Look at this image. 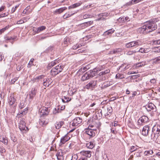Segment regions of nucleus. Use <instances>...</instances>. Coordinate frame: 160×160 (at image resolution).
<instances>
[{"label": "nucleus", "mask_w": 160, "mask_h": 160, "mask_svg": "<svg viewBox=\"0 0 160 160\" xmlns=\"http://www.w3.org/2000/svg\"><path fill=\"white\" fill-rule=\"evenodd\" d=\"M159 21L158 18H154L149 20L139 30L143 34H146L156 30L157 28L156 23Z\"/></svg>", "instance_id": "1"}, {"label": "nucleus", "mask_w": 160, "mask_h": 160, "mask_svg": "<svg viewBox=\"0 0 160 160\" xmlns=\"http://www.w3.org/2000/svg\"><path fill=\"white\" fill-rule=\"evenodd\" d=\"M99 68L94 69L92 71L90 70L84 73L82 77V80L84 81L93 77L95 76V72L101 70L100 69L99 70Z\"/></svg>", "instance_id": "2"}, {"label": "nucleus", "mask_w": 160, "mask_h": 160, "mask_svg": "<svg viewBox=\"0 0 160 160\" xmlns=\"http://www.w3.org/2000/svg\"><path fill=\"white\" fill-rule=\"evenodd\" d=\"M152 133L151 135V139L155 141L159 136L160 132V126L158 125H154L152 128Z\"/></svg>", "instance_id": "3"}, {"label": "nucleus", "mask_w": 160, "mask_h": 160, "mask_svg": "<svg viewBox=\"0 0 160 160\" xmlns=\"http://www.w3.org/2000/svg\"><path fill=\"white\" fill-rule=\"evenodd\" d=\"M142 41L139 40L134 41L130 42L125 44V47L126 48H132L133 49L136 48L138 46L142 45Z\"/></svg>", "instance_id": "4"}, {"label": "nucleus", "mask_w": 160, "mask_h": 160, "mask_svg": "<svg viewBox=\"0 0 160 160\" xmlns=\"http://www.w3.org/2000/svg\"><path fill=\"white\" fill-rule=\"evenodd\" d=\"M63 68V67L60 64L53 68L51 71V73L52 76H54L58 74L62 71Z\"/></svg>", "instance_id": "5"}, {"label": "nucleus", "mask_w": 160, "mask_h": 160, "mask_svg": "<svg viewBox=\"0 0 160 160\" xmlns=\"http://www.w3.org/2000/svg\"><path fill=\"white\" fill-rule=\"evenodd\" d=\"M19 126L20 131L23 132H25L27 131L28 130V128L26 126V123L24 118H22L21 119Z\"/></svg>", "instance_id": "6"}, {"label": "nucleus", "mask_w": 160, "mask_h": 160, "mask_svg": "<svg viewBox=\"0 0 160 160\" xmlns=\"http://www.w3.org/2000/svg\"><path fill=\"white\" fill-rule=\"evenodd\" d=\"M17 38V36H9L5 35L4 37V41L6 42H10L12 44Z\"/></svg>", "instance_id": "7"}, {"label": "nucleus", "mask_w": 160, "mask_h": 160, "mask_svg": "<svg viewBox=\"0 0 160 160\" xmlns=\"http://www.w3.org/2000/svg\"><path fill=\"white\" fill-rule=\"evenodd\" d=\"M146 108L148 112L150 111L156 112L157 110L156 107L152 103H149Z\"/></svg>", "instance_id": "8"}, {"label": "nucleus", "mask_w": 160, "mask_h": 160, "mask_svg": "<svg viewBox=\"0 0 160 160\" xmlns=\"http://www.w3.org/2000/svg\"><path fill=\"white\" fill-rule=\"evenodd\" d=\"M82 119L80 117H76L72 121V125L73 126H77L80 124L82 122Z\"/></svg>", "instance_id": "9"}, {"label": "nucleus", "mask_w": 160, "mask_h": 160, "mask_svg": "<svg viewBox=\"0 0 160 160\" xmlns=\"http://www.w3.org/2000/svg\"><path fill=\"white\" fill-rule=\"evenodd\" d=\"M15 101L16 99L14 98V94H10L8 100V102L9 105L10 106H12L15 103Z\"/></svg>", "instance_id": "10"}, {"label": "nucleus", "mask_w": 160, "mask_h": 160, "mask_svg": "<svg viewBox=\"0 0 160 160\" xmlns=\"http://www.w3.org/2000/svg\"><path fill=\"white\" fill-rule=\"evenodd\" d=\"M91 152L90 151H82L80 152L81 155L85 157V158H89L91 156Z\"/></svg>", "instance_id": "11"}, {"label": "nucleus", "mask_w": 160, "mask_h": 160, "mask_svg": "<svg viewBox=\"0 0 160 160\" xmlns=\"http://www.w3.org/2000/svg\"><path fill=\"white\" fill-rule=\"evenodd\" d=\"M97 81H92L90 82L88 84L85 86V88L87 89H89L94 88L96 85Z\"/></svg>", "instance_id": "12"}, {"label": "nucleus", "mask_w": 160, "mask_h": 160, "mask_svg": "<svg viewBox=\"0 0 160 160\" xmlns=\"http://www.w3.org/2000/svg\"><path fill=\"white\" fill-rule=\"evenodd\" d=\"M69 139L70 138L67 135H65L61 139L60 142L59 143V145L60 146H62V145L64 144L66 142L68 141Z\"/></svg>", "instance_id": "13"}, {"label": "nucleus", "mask_w": 160, "mask_h": 160, "mask_svg": "<svg viewBox=\"0 0 160 160\" xmlns=\"http://www.w3.org/2000/svg\"><path fill=\"white\" fill-rule=\"evenodd\" d=\"M49 112L48 108L43 107L41 110L40 114L42 116H47L49 114Z\"/></svg>", "instance_id": "14"}, {"label": "nucleus", "mask_w": 160, "mask_h": 160, "mask_svg": "<svg viewBox=\"0 0 160 160\" xmlns=\"http://www.w3.org/2000/svg\"><path fill=\"white\" fill-rule=\"evenodd\" d=\"M46 29V27L44 26H42L39 27L38 28L33 27L32 31L36 33H38L39 32L44 30Z\"/></svg>", "instance_id": "15"}, {"label": "nucleus", "mask_w": 160, "mask_h": 160, "mask_svg": "<svg viewBox=\"0 0 160 160\" xmlns=\"http://www.w3.org/2000/svg\"><path fill=\"white\" fill-rule=\"evenodd\" d=\"M149 129V127L148 125L144 126L142 130V134L144 136H147L148 135Z\"/></svg>", "instance_id": "16"}, {"label": "nucleus", "mask_w": 160, "mask_h": 160, "mask_svg": "<svg viewBox=\"0 0 160 160\" xmlns=\"http://www.w3.org/2000/svg\"><path fill=\"white\" fill-rule=\"evenodd\" d=\"M28 108H25L22 112H19L17 115V117L18 118H20L22 116L25 115L28 112Z\"/></svg>", "instance_id": "17"}, {"label": "nucleus", "mask_w": 160, "mask_h": 160, "mask_svg": "<svg viewBox=\"0 0 160 160\" xmlns=\"http://www.w3.org/2000/svg\"><path fill=\"white\" fill-rule=\"evenodd\" d=\"M56 156L58 160H63V153L61 151H58L56 154Z\"/></svg>", "instance_id": "18"}, {"label": "nucleus", "mask_w": 160, "mask_h": 160, "mask_svg": "<svg viewBox=\"0 0 160 160\" xmlns=\"http://www.w3.org/2000/svg\"><path fill=\"white\" fill-rule=\"evenodd\" d=\"M94 129L91 128L88 129L85 132L90 137H93L95 136Z\"/></svg>", "instance_id": "19"}, {"label": "nucleus", "mask_w": 160, "mask_h": 160, "mask_svg": "<svg viewBox=\"0 0 160 160\" xmlns=\"http://www.w3.org/2000/svg\"><path fill=\"white\" fill-rule=\"evenodd\" d=\"M37 89L35 88H32L31 92H29V98L32 99L35 96L36 94Z\"/></svg>", "instance_id": "20"}, {"label": "nucleus", "mask_w": 160, "mask_h": 160, "mask_svg": "<svg viewBox=\"0 0 160 160\" xmlns=\"http://www.w3.org/2000/svg\"><path fill=\"white\" fill-rule=\"evenodd\" d=\"M148 118L147 116H143L138 120V122L140 123V121L142 123H145L148 121Z\"/></svg>", "instance_id": "21"}, {"label": "nucleus", "mask_w": 160, "mask_h": 160, "mask_svg": "<svg viewBox=\"0 0 160 160\" xmlns=\"http://www.w3.org/2000/svg\"><path fill=\"white\" fill-rule=\"evenodd\" d=\"M44 76L41 75L38 77H37L35 78H34L31 80L33 83L35 82H38L40 80H41L43 77Z\"/></svg>", "instance_id": "22"}, {"label": "nucleus", "mask_w": 160, "mask_h": 160, "mask_svg": "<svg viewBox=\"0 0 160 160\" xmlns=\"http://www.w3.org/2000/svg\"><path fill=\"white\" fill-rule=\"evenodd\" d=\"M67 8L65 7L60 8L58 9H56L54 12L55 14H60L62 12L64 11L67 9Z\"/></svg>", "instance_id": "23"}, {"label": "nucleus", "mask_w": 160, "mask_h": 160, "mask_svg": "<svg viewBox=\"0 0 160 160\" xmlns=\"http://www.w3.org/2000/svg\"><path fill=\"white\" fill-rule=\"evenodd\" d=\"M150 51L149 48H140L138 52H140L142 53H147L149 52Z\"/></svg>", "instance_id": "24"}, {"label": "nucleus", "mask_w": 160, "mask_h": 160, "mask_svg": "<svg viewBox=\"0 0 160 160\" xmlns=\"http://www.w3.org/2000/svg\"><path fill=\"white\" fill-rule=\"evenodd\" d=\"M63 124L64 122L63 121L57 122L55 124V128L57 129H59L63 125Z\"/></svg>", "instance_id": "25"}, {"label": "nucleus", "mask_w": 160, "mask_h": 160, "mask_svg": "<svg viewBox=\"0 0 160 160\" xmlns=\"http://www.w3.org/2000/svg\"><path fill=\"white\" fill-rule=\"evenodd\" d=\"M146 64H147V62L146 61H142L141 62L136 63L135 66L137 68H139Z\"/></svg>", "instance_id": "26"}, {"label": "nucleus", "mask_w": 160, "mask_h": 160, "mask_svg": "<svg viewBox=\"0 0 160 160\" xmlns=\"http://www.w3.org/2000/svg\"><path fill=\"white\" fill-rule=\"evenodd\" d=\"M142 0H132L127 2L126 3V5L128 6H130Z\"/></svg>", "instance_id": "27"}, {"label": "nucleus", "mask_w": 160, "mask_h": 160, "mask_svg": "<svg viewBox=\"0 0 160 160\" xmlns=\"http://www.w3.org/2000/svg\"><path fill=\"white\" fill-rule=\"evenodd\" d=\"M39 124L42 126H46L48 123L47 121H46L44 119H40L39 122Z\"/></svg>", "instance_id": "28"}, {"label": "nucleus", "mask_w": 160, "mask_h": 160, "mask_svg": "<svg viewBox=\"0 0 160 160\" xmlns=\"http://www.w3.org/2000/svg\"><path fill=\"white\" fill-rule=\"evenodd\" d=\"M153 64H157L160 63V56L152 60Z\"/></svg>", "instance_id": "29"}, {"label": "nucleus", "mask_w": 160, "mask_h": 160, "mask_svg": "<svg viewBox=\"0 0 160 160\" xmlns=\"http://www.w3.org/2000/svg\"><path fill=\"white\" fill-rule=\"evenodd\" d=\"M114 31V30L112 29L108 30L104 32L103 34V35L105 36H106L107 35H110L111 34L113 33Z\"/></svg>", "instance_id": "30"}, {"label": "nucleus", "mask_w": 160, "mask_h": 160, "mask_svg": "<svg viewBox=\"0 0 160 160\" xmlns=\"http://www.w3.org/2000/svg\"><path fill=\"white\" fill-rule=\"evenodd\" d=\"M86 147L88 148L92 149L94 147V145L93 142H90L86 144Z\"/></svg>", "instance_id": "31"}, {"label": "nucleus", "mask_w": 160, "mask_h": 160, "mask_svg": "<svg viewBox=\"0 0 160 160\" xmlns=\"http://www.w3.org/2000/svg\"><path fill=\"white\" fill-rule=\"evenodd\" d=\"M0 141L2 142L5 145H7L8 144V141L6 138L2 136L0 138Z\"/></svg>", "instance_id": "32"}, {"label": "nucleus", "mask_w": 160, "mask_h": 160, "mask_svg": "<svg viewBox=\"0 0 160 160\" xmlns=\"http://www.w3.org/2000/svg\"><path fill=\"white\" fill-rule=\"evenodd\" d=\"M76 13V12L75 11L73 13H72V12H71V13H66L63 16V17L64 19L67 18L71 17Z\"/></svg>", "instance_id": "33"}, {"label": "nucleus", "mask_w": 160, "mask_h": 160, "mask_svg": "<svg viewBox=\"0 0 160 160\" xmlns=\"http://www.w3.org/2000/svg\"><path fill=\"white\" fill-rule=\"evenodd\" d=\"M81 4V3L78 2L76 3H75L73 4L72 5L68 7V9H70L74 8H76L80 6Z\"/></svg>", "instance_id": "34"}, {"label": "nucleus", "mask_w": 160, "mask_h": 160, "mask_svg": "<svg viewBox=\"0 0 160 160\" xmlns=\"http://www.w3.org/2000/svg\"><path fill=\"white\" fill-rule=\"evenodd\" d=\"M93 23V22L92 21H90L82 24L81 25V26L82 27H84V28L85 27H87L88 26H89L90 25L92 24Z\"/></svg>", "instance_id": "35"}, {"label": "nucleus", "mask_w": 160, "mask_h": 160, "mask_svg": "<svg viewBox=\"0 0 160 160\" xmlns=\"http://www.w3.org/2000/svg\"><path fill=\"white\" fill-rule=\"evenodd\" d=\"M110 72V70L109 69H107L103 71H102L100 72L99 75L100 76H103V75H104L106 74L109 73Z\"/></svg>", "instance_id": "36"}, {"label": "nucleus", "mask_w": 160, "mask_h": 160, "mask_svg": "<svg viewBox=\"0 0 160 160\" xmlns=\"http://www.w3.org/2000/svg\"><path fill=\"white\" fill-rule=\"evenodd\" d=\"M62 100L63 102H66L70 101L71 98L67 96H64L62 97Z\"/></svg>", "instance_id": "37"}, {"label": "nucleus", "mask_w": 160, "mask_h": 160, "mask_svg": "<svg viewBox=\"0 0 160 160\" xmlns=\"http://www.w3.org/2000/svg\"><path fill=\"white\" fill-rule=\"evenodd\" d=\"M57 61L56 60L51 62L48 64V68L49 69L50 68H51V67L53 66L54 65L57 64Z\"/></svg>", "instance_id": "38"}, {"label": "nucleus", "mask_w": 160, "mask_h": 160, "mask_svg": "<svg viewBox=\"0 0 160 160\" xmlns=\"http://www.w3.org/2000/svg\"><path fill=\"white\" fill-rule=\"evenodd\" d=\"M51 82L49 80V79H47L46 80L43 82V85L46 87H48L50 84Z\"/></svg>", "instance_id": "39"}, {"label": "nucleus", "mask_w": 160, "mask_h": 160, "mask_svg": "<svg viewBox=\"0 0 160 160\" xmlns=\"http://www.w3.org/2000/svg\"><path fill=\"white\" fill-rule=\"evenodd\" d=\"M142 152V151L141 150H138L135 152L134 155L136 157H140Z\"/></svg>", "instance_id": "40"}, {"label": "nucleus", "mask_w": 160, "mask_h": 160, "mask_svg": "<svg viewBox=\"0 0 160 160\" xmlns=\"http://www.w3.org/2000/svg\"><path fill=\"white\" fill-rule=\"evenodd\" d=\"M25 102L24 101H22L20 102L18 105L19 108L22 109L25 106Z\"/></svg>", "instance_id": "41"}, {"label": "nucleus", "mask_w": 160, "mask_h": 160, "mask_svg": "<svg viewBox=\"0 0 160 160\" xmlns=\"http://www.w3.org/2000/svg\"><path fill=\"white\" fill-rule=\"evenodd\" d=\"M153 51L152 52V54L153 53H159L160 52V47H155L153 48Z\"/></svg>", "instance_id": "42"}, {"label": "nucleus", "mask_w": 160, "mask_h": 160, "mask_svg": "<svg viewBox=\"0 0 160 160\" xmlns=\"http://www.w3.org/2000/svg\"><path fill=\"white\" fill-rule=\"evenodd\" d=\"M60 112V110L59 107L54 108L53 111V113L54 114H57Z\"/></svg>", "instance_id": "43"}, {"label": "nucleus", "mask_w": 160, "mask_h": 160, "mask_svg": "<svg viewBox=\"0 0 160 160\" xmlns=\"http://www.w3.org/2000/svg\"><path fill=\"white\" fill-rule=\"evenodd\" d=\"M138 147L134 146H132L131 147L130 149V151L131 152H133L134 151H137L138 150Z\"/></svg>", "instance_id": "44"}, {"label": "nucleus", "mask_w": 160, "mask_h": 160, "mask_svg": "<svg viewBox=\"0 0 160 160\" xmlns=\"http://www.w3.org/2000/svg\"><path fill=\"white\" fill-rule=\"evenodd\" d=\"M153 152L152 150H150L149 151H145L144 152V155L145 156H149L153 154Z\"/></svg>", "instance_id": "45"}, {"label": "nucleus", "mask_w": 160, "mask_h": 160, "mask_svg": "<svg viewBox=\"0 0 160 160\" xmlns=\"http://www.w3.org/2000/svg\"><path fill=\"white\" fill-rule=\"evenodd\" d=\"M137 52L135 51H129L127 52L126 54L127 55H132Z\"/></svg>", "instance_id": "46"}, {"label": "nucleus", "mask_w": 160, "mask_h": 160, "mask_svg": "<svg viewBox=\"0 0 160 160\" xmlns=\"http://www.w3.org/2000/svg\"><path fill=\"white\" fill-rule=\"evenodd\" d=\"M124 78V76L123 75L120 73H118L116 76V79L120 78L122 79Z\"/></svg>", "instance_id": "47"}, {"label": "nucleus", "mask_w": 160, "mask_h": 160, "mask_svg": "<svg viewBox=\"0 0 160 160\" xmlns=\"http://www.w3.org/2000/svg\"><path fill=\"white\" fill-rule=\"evenodd\" d=\"M9 28V26H7L5 28L0 30V34L6 30L8 29Z\"/></svg>", "instance_id": "48"}, {"label": "nucleus", "mask_w": 160, "mask_h": 160, "mask_svg": "<svg viewBox=\"0 0 160 160\" xmlns=\"http://www.w3.org/2000/svg\"><path fill=\"white\" fill-rule=\"evenodd\" d=\"M82 46V45H81L80 44H76L74 45L73 46V49H76L78 48H79L81 47Z\"/></svg>", "instance_id": "49"}, {"label": "nucleus", "mask_w": 160, "mask_h": 160, "mask_svg": "<svg viewBox=\"0 0 160 160\" xmlns=\"http://www.w3.org/2000/svg\"><path fill=\"white\" fill-rule=\"evenodd\" d=\"M122 49L121 48H117L114 50L113 52L114 53H116L117 52H122Z\"/></svg>", "instance_id": "50"}, {"label": "nucleus", "mask_w": 160, "mask_h": 160, "mask_svg": "<svg viewBox=\"0 0 160 160\" xmlns=\"http://www.w3.org/2000/svg\"><path fill=\"white\" fill-rule=\"evenodd\" d=\"M78 158V156L77 154H74L72 156L71 160H77Z\"/></svg>", "instance_id": "51"}, {"label": "nucleus", "mask_w": 160, "mask_h": 160, "mask_svg": "<svg viewBox=\"0 0 160 160\" xmlns=\"http://www.w3.org/2000/svg\"><path fill=\"white\" fill-rule=\"evenodd\" d=\"M8 12L0 14V18L7 16L8 15Z\"/></svg>", "instance_id": "52"}, {"label": "nucleus", "mask_w": 160, "mask_h": 160, "mask_svg": "<svg viewBox=\"0 0 160 160\" xmlns=\"http://www.w3.org/2000/svg\"><path fill=\"white\" fill-rule=\"evenodd\" d=\"M6 150L3 147H0V152L1 153H3L4 152H5Z\"/></svg>", "instance_id": "53"}, {"label": "nucleus", "mask_w": 160, "mask_h": 160, "mask_svg": "<svg viewBox=\"0 0 160 160\" xmlns=\"http://www.w3.org/2000/svg\"><path fill=\"white\" fill-rule=\"evenodd\" d=\"M19 5H17L14 7H13L12 9L11 12L12 13H13L16 10L17 8L19 7Z\"/></svg>", "instance_id": "54"}, {"label": "nucleus", "mask_w": 160, "mask_h": 160, "mask_svg": "<svg viewBox=\"0 0 160 160\" xmlns=\"http://www.w3.org/2000/svg\"><path fill=\"white\" fill-rule=\"evenodd\" d=\"M150 82L151 84H156V80L154 78L150 80Z\"/></svg>", "instance_id": "55"}, {"label": "nucleus", "mask_w": 160, "mask_h": 160, "mask_svg": "<svg viewBox=\"0 0 160 160\" xmlns=\"http://www.w3.org/2000/svg\"><path fill=\"white\" fill-rule=\"evenodd\" d=\"M118 21L119 22H120L121 23H123L125 21L124 20V17H120L118 19Z\"/></svg>", "instance_id": "56"}, {"label": "nucleus", "mask_w": 160, "mask_h": 160, "mask_svg": "<svg viewBox=\"0 0 160 160\" xmlns=\"http://www.w3.org/2000/svg\"><path fill=\"white\" fill-rule=\"evenodd\" d=\"M34 60L33 58H32L30 61L29 63L28 64V67H31V65L32 64V63H33Z\"/></svg>", "instance_id": "57"}, {"label": "nucleus", "mask_w": 160, "mask_h": 160, "mask_svg": "<svg viewBox=\"0 0 160 160\" xmlns=\"http://www.w3.org/2000/svg\"><path fill=\"white\" fill-rule=\"evenodd\" d=\"M18 79V78L17 77H16L14 78L13 79H12L11 81V84H13L16 81H17Z\"/></svg>", "instance_id": "58"}, {"label": "nucleus", "mask_w": 160, "mask_h": 160, "mask_svg": "<svg viewBox=\"0 0 160 160\" xmlns=\"http://www.w3.org/2000/svg\"><path fill=\"white\" fill-rule=\"evenodd\" d=\"M107 110L109 113H111L112 112V108L111 107H109L107 108Z\"/></svg>", "instance_id": "59"}, {"label": "nucleus", "mask_w": 160, "mask_h": 160, "mask_svg": "<svg viewBox=\"0 0 160 160\" xmlns=\"http://www.w3.org/2000/svg\"><path fill=\"white\" fill-rule=\"evenodd\" d=\"M89 17L90 15L89 14H86L83 15V19H85L89 18Z\"/></svg>", "instance_id": "60"}, {"label": "nucleus", "mask_w": 160, "mask_h": 160, "mask_svg": "<svg viewBox=\"0 0 160 160\" xmlns=\"http://www.w3.org/2000/svg\"><path fill=\"white\" fill-rule=\"evenodd\" d=\"M111 132L112 133L116 134L117 132V131L115 130V129L112 128L111 129Z\"/></svg>", "instance_id": "61"}, {"label": "nucleus", "mask_w": 160, "mask_h": 160, "mask_svg": "<svg viewBox=\"0 0 160 160\" xmlns=\"http://www.w3.org/2000/svg\"><path fill=\"white\" fill-rule=\"evenodd\" d=\"M4 58V56L2 53H0V61H1Z\"/></svg>", "instance_id": "62"}, {"label": "nucleus", "mask_w": 160, "mask_h": 160, "mask_svg": "<svg viewBox=\"0 0 160 160\" xmlns=\"http://www.w3.org/2000/svg\"><path fill=\"white\" fill-rule=\"evenodd\" d=\"M24 22V21L22 20H20L17 22V23L18 24H21L23 23Z\"/></svg>", "instance_id": "63"}, {"label": "nucleus", "mask_w": 160, "mask_h": 160, "mask_svg": "<svg viewBox=\"0 0 160 160\" xmlns=\"http://www.w3.org/2000/svg\"><path fill=\"white\" fill-rule=\"evenodd\" d=\"M154 43L158 44H160V39L156 40L154 41Z\"/></svg>", "instance_id": "64"}]
</instances>
